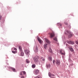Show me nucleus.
<instances>
[{
	"instance_id": "11",
	"label": "nucleus",
	"mask_w": 78,
	"mask_h": 78,
	"mask_svg": "<svg viewBox=\"0 0 78 78\" xmlns=\"http://www.w3.org/2000/svg\"><path fill=\"white\" fill-rule=\"evenodd\" d=\"M48 44H44V48L45 49H46L47 48V45Z\"/></svg>"
},
{
	"instance_id": "34",
	"label": "nucleus",
	"mask_w": 78,
	"mask_h": 78,
	"mask_svg": "<svg viewBox=\"0 0 78 78\" xmlns=\"http://www.w3.org/2000/svg\"><path fill=\"white\" fill-rule=\"evenodd\" d=\"M21 78H24V76H22Z\"/></svg>"
},
{
	"instance_id": "16",
	"label": "nucleus",
	"mask_w": 78,
	"mask_h": 78,
	"mask_svg": "<svg viewBox=\"0 0 78 78\" xmlns=\"http://www.w3.org/2000/svg\"><path fill=\"white\" fill-rule=\"evenodd\" d=\"M34 78H42V77L40 76H37L35 77Z\"/></svg>"
},
{
	"instance_id": "3",
	"label": "nucleus",
	"mask_w": 78,
	"mask_h": 78,
	"mask_svg": "<svg viewBox=\"0 0 78 78\" xmlns=\"http://www.w3.org/2000/svg\"><path fill=\"white\" fill-rule=\"evenodd\" d=\"M60 53L61 55H65V52L62 49L60 50Z\"/></svg>"
},
{
	"instance_id": "29",
	"label": "nucleus",
	"mask_w": 78,
	"mask_h": 78,
	"mask_svg": "<svg viewBox=\"0 0 78 78\" xmlns=\"http://www.w3.org/2000/svg\"><path fill=\"white\" fill-rule=\"evenodd\" d=\"M51 76H55V75L53 74H51Z\"/></svg>"
},
{
	"instance_id": "37",
	"label": "nucleus",
	"mask_w": 78,
	"mask_h": 78,
	"mask_svg": "<svg viewBox=\"0 0 78 78\" xmlns=\"http://www.w3.org/2000/svg\"><path fill=\"white\" fill-rule=\"evenodd\" d=\"M2 23H4V21H3L2 23Z\"/></svg>"
},
{
	"instance_id": "38",
	"label": "nucleus",
	"mask_w": 78,
	"mask_h": 78,
	"mask_svg": "<svg viewBox=\"0 0 78 78\" xmlns=\"http://www.w3.org/2000/svg\"><path fill=\"white\" fill-rule=\"evenodd\" d=\"M76 47H78V46H77V45H76Z\"/></svg>"
},
{
	"instance_id": "31",
	"label": "nucleus",
	"mask_w": 78,
	"mask_h": 78,
	"mask_svg": "<svg viewBox=\"0 0 78 78\" xmlns=\"http://www.w3.org/2000/svg\"><path fill=\"white\" fill-rule=\"evenodd\" d=\"M76 44H77V45H78V41H76Z\"/></svg>"
},
{
	"instance_id": "7",
	"label": "nucleus",
	"mask_w": 78,
	"mask_h": 78,
	"mask_svg": "<svg viewBox=\"0 0 78 78\" xmlns=\"http://www.w3.org/2000/svg\"><path fill=\"white\" fill-rule=\"evenodd\" d=\"M67 42L68 44H72V45H73V44H75L74 42L72 41H67Z\"/></svg>"
},
{
	"instance_id": "2",
	"label": "nucleus",
	"mask_w": 78,
	"mask_h": 78,
	"mask_svg": "<svg viewBox=\"0 0 78 78\" xmlns=\"http://www.w3.org/2000/svg\"><path fill=\"white\" fill-rule=\"evenodd\" d=\"M49 34L50 35V37L51 38H53V37L55 36V33L53 32H52V33H50Z\"/></svg>"
},
{
	"instance_id": "4",
	"label": "nucleus",
	"mask_w": 78,
	"mask_h": 78,
	"mask_svg": "<svg viewBox=\"0 0 78 78\" xmlns=\"http://www.w3.org/2000/svg\"><path fill=\"white\" fill-rule=\"evenodd\" d=\"M34 73L35 75H37L39 73V70L38 69H35L34 71Z\"/></svg>"
},
{
	"instance_id": "32",
	"label": "nucleus",
	"mask_w": 78,
	"mask_h": 78,
	"mask_svg": "<svg viewBox=\"0 0 78 78\" xmlns=\"http://www.w3.org/2000/svg\"><path fill=\"white\" fill-rule=\"evenodd\" d=\"M53 62L54 64H55V60H53Z\"/></svg>"
},
{
	"instance_id": "22",
	"label": "nucleus",
	"mask_w": 78,
	"mask_h": 78,
	"mask_svg": "<svg viewBox=\"0 0 78 78\" xmlns=\"http://www.w3.org/2000/svg\"><path fill=\"white\" fill-rule=\"evenodd\" d=\"M48 75L49 77H51V73H49Z\"/></svg>"
},
{
	"instance_id": "24",
	"label": "nucleus",
	"mask_w": 78,
	"mask_h": 78,
	"mask_svg": "<svg viewBox=\"0 0 78 78\" xmlns=\"http://www.w3.org/2000/svg\"><path fill=\"white\" fill-rule=\"evenodd\" d=\"M54 40L55 41H58V40H57V38H56V37H55V38H54Z\"/></svg>"
},
{
	"instance_id": "30",
	"label": "nucleus",
	"mask_w": 78,
	"mask_h": 78,
	"mask_svg": "<svg viewBox=\"0 0 78 78\" xmlns=\"http://www.w3.org/2000/svg\"><path fill=\"white\" fill-rule=\"evenodd\" d=\"M12 53H14L15 54L16 53V52H15V51H12Z\"/></svg>"
},
{
	"instance_id": "6",
	"label": "nucleus",
	"mask_w": 78,
	"mask_h": 78,
	"mask_svg": "<svg viewBox=\"0 0 78 78\" xmlns=\"http://www.w3.org/2000/svg\"><path fill=\"white\" fill-rule=\"evenodd\" d=\"M55 63L57 65H60V64H61V62H60V61L56 60L55 61Z\"/></svg>"
},
{
	"instance_id": "5",
	"label": "nucleus",
	"mask_w": 78,
	"mask_h": 78,
	"mask_svg": "<svg viewBox=\"0 0 78 78\" xmlns=\"http://www.w3.org/2000/svg\"><path fill=\"white\" fill-rule=\"evenodd\" d=\"M66 32H67L68 33H69L70 34L69 36V38H70V37H72V36H73V34L70 33V32H69L68 30H67L66 31Z\"/></svg>"
},
{
	"instance_id": "23",
	"label": "nucleus",
	"mask_w": 78,
	"mask_h": 78,
	"mask_svg": "<svg viewBox=\"0 0 78 78\" xmlns=\"http://www.w3.org/2000/svg\"><path fill=\"white\" fill-rule=\"evenodd\" d=\"M26 62L27 63H29L30 62V61H29L27 59L26 60Z\"/></svg>"
},
{
	"instance_id": "20",
	"label": "nucleus",
	"mask_w": 78,
	"mask_h": 78,
	"mask_svg": "<svg viewBox=\"0 0 78 78\" xmlns=\"http://www.w3.org/2000/svg\"><path fill=\"white\" fill-rule=\"evenodd\" d=\"M69 50L71 51H73V49L72 48H69Z\"/></svg>"
},
{
	"instance_id": "33",
	"label": "nucleus",
	"mask_w": 78,
	"mask_h": 78,
	"mask_svg": "<svg viewBox=\"0 0 78 78\" xmlns=\"http://www.w3.org/2000/svg\"><path fill=\"white\" fill-rule=\"evenodd\" d=\"M14 50H17V48H14Z\"/></svg>"
},
{
	"instance_id": "36",
	"label": "nucleus",
	"mask_w": 78,
	"mask_h": 78,
	"mask_svg": "<svg viewBox=\"0 0 78 78\" xmlns=\"http://www.w3.org/2000/svg\"><path fill=\"white\" fill-rule=\"evenodd\" d=\"M45 60V59L44 58L42 59V61H44Z\"/></svg>"
},
{
	"instance_id": "17",
	"label": "nucleus",
	"mask_w": 78,
	"mask_h": 78,
	"mask_svg": "<svg viewBox=\"0 0 78 78\" xmlns=\"http://www.w3.org/2000/svg\"><path fill=\"white\" fill-rule=\"evenodd\" d=\"M21 56H23V55H24V52H22V51H21Z\"/></svg>"
},
{
	"instance_id": "14",
	"label": "nucleus",
	"mask_w": 78,
	"mask_h": 78,
	"mask_svg": "<svg viewBox=\"0 0 78 78\" xmlns=\"http://www.w3.org/2000/svg\"><path fill=\"white\" fill-rule=\"evenodd\" d=\"M48 51L50 53H52V50H51V48H49L48 50Z\"/></svg>"
},
{
	"instance_id": "27",
	"label": "nucleus",
	"mask_w": 78,
	"mask_h": 78,
	"mask_svg": "<svg viewBox=\"0 0 78 78\" xmlns=\"http://www.w3.org/2000/svg\"><path fill=\"white\" fill-rule=\"evenodd\" d=\"M23 73V71H21L20 73V75H22Z\"/></svg>"
},
{
	"instance_id": "19",
	"label": "nucleus",
	"mask_w": 78,
	"mask_h": 78,
	"mask_svg": "<svg viewBox=\"0 0 78 78\" xmlns=\"http://www.w3.org/2000/svg\"><path fill=\"white\" fill-rule=\"evenodd\" d=\"M48 59L49 61H52V57H48Z\"/></svg>"
},
{
	"instance_id": "8",
	"label": "nucleus",
	"mask_w": 78,
	"mask_h": 78,
	"mask_svg": "<svg viewBox=\"0 0 78 78\" xmlns=\"http://www.w3.org/2000/svg\"><path fill=\"white\" fill-rule=\"evenodd\" d=\"M24 52L26 55H28L30 53V51L26 49L24 51Z\"/></svg>"
},
{
	"instance_id": "12",
	"label": "nucleus",
	"mask_w": 78,
	"mask_h": 78,
	"mask_svg": "<svg viewBox=\"0 0 78 78\" xmlns=\"http://www.w3.org/2000/svg\"><path fill=\"white\" fill-rule=\"evenodd\" d=\"M18 48L20 51H22V47H21V46H19Z\"/></svg>"
},
{
	"instance_id": "21",
	"label": "nucleus",
	"mask_w": 78,
	"mask_h": 78,
	"mask_svg": "<svg viewBox=\"0 0 78 78\" xmlns=\"http://www.w3.org/2000/svg\"><path fill=\"white\" fill-rule=\"evenodd\" d=\"M11 69L12 70H13V71H14V72H15L16 71V69L14 68H11Z\"/></svg>"
},
{
	"instance_id": "13",
	"label": "nucleus",
	"mask_w": 78,
	"mask_h": 78,
	"mask_svg": "<svg viewBox=\"0 0 78 78\" xmlns=\"http://www.w3.org/2000/svg\"><path fill=\"white\" fill-rule=\"evenodd\" d=\"M46 67L48 68V69L50 68V64H47L46 65Z\"/></svg>"
},
{
	"instance_id": "15",
	"label": "nucleus",
	"mask_w": 78,
	"mask_h": 78,
	"mask_svg": "<svg viewBox=\"0 0 78 78\" xmlns=\"http://www.w3.org/2000/svg\"><path fill=\"white\" fill-rule=\"evenodd\" d=\"M34 51L35 52H37V51H38V48H37V46H36L35 50H34Z\"/></svg>"
},
{
	"instance_id": "28",
	"label": "nucleus",
	"mask_w": 78,
	"mask_h": 78,
	"mask_svg": "<svg viewBox=\"0 0 78 78\" xmlns=\"http://www.w3.org/2000/svg\"><path fill=\"white\" fill-rule=\"evenodd\" d=\"M2 16L0 15V20H2Z\"/></svg>"
},
{
	"instance_id": "35",
	"label": "nucleus",
	"mask_w": 78,
	"mask_h": 78,
	"mask_svg": "<svg viewBox=\"0 0 78 78\" xmlns=\"http://www.w3.org/2000/svg\"><path fill=\"white\" fill-rule=\"evenodd\" d=\"M59 25H60V26H62V24L59 23Z\"/></svg>"
},
{
	"instance_id": "26",
	"label": "nucleus",
	"mask_w": 78,
	"mask_h": 78,
	"mask_svg": "<svg viewBox=\"0 0 78 78\" xmlns=\"http://www.w3.org/2000/svg\"><path fill=\"white\" fill-rule=\"evenodd\" d=\"M23 75H25V74H26V72H25V71H23Z\"/></svg>"
},
{
	"instance_id": "9",
	"label": "nucleus",
	"mask_w": 78,
	"mask_h": 78,
	"mask_svg": "<svg viewBox=\"0 0 78 78\" xmlns=\"http://www.w3.org/2000/svg\"><path fill=\"white\" fill-rule=\"evenodd\" d=\"M45 42H46V43H47L48 44H50L51 43L50 41L47 38L45 39Z\"/></svg>"
},
{
	"instance_id": "18",
	"label": "nucleus",
	"mask_w": 78,
	"mask_h": 78,
	"mask_svg": "<svg viewBox=\"0 0 78 78\" xmlns=\"http://www.w3.org/2000/svg\"><path fill=\"white\" fill-rule=\"evenodd\" d=\"M32 68H33V69H34V68H35V67H36V65H35V64H34L32 66Z\"/></svg>"
},
{
	"instance_id": "1",
	"label": "nucleus",
	"mask_w": 78,
	"mask_h": 78,
	"mask_svg": "<svg viewBox=\"0 0 78 78\" xmlns=\"http://www.w3.org/2000/svg\"><path fill=\"white\" fill-rule=\"evenodd\" d=\"M39 57L36 56L34 58V62L37 64H40V62L39 61Z\"/></svg>"
},
{
	"instance_id": "10",
	"label": "nucleus",
	"mask_w": 78,
	"mask_h": 78,
	"mask_svg": "<svg viewBox=\"0 0 78 78\" xmlns=\"http://www.w3.org/2000/svg\"><path fill=\"white\" fill-rule=\"evenodd\" d=\"M37 39L40 44H42V40L39 37H37Z\"/></svg>"
},
{
	"instance_id": "25",
	"label": "nucleus",
	"mask_w": 78,
	"mask_h": 78,
	"mask_svg": "<svg viewBox=\"0 0 78 78\" xmlns=\"http://www.w3.org/2000/svg\"><path fill=\"white\" fill-rule=\"evenodd\" d=\"M65 25H67L68 24L67 21L65 22Z\"/></svg>"
}]
</instances>
